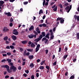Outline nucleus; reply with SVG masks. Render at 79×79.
<instances>
[{
	"label": "nucleus",
	"instance_id": "obj_62",
	"mask_svg": "<svg viewBox=\"0 0 79 79\" xmlns=\"http://www.w3.org/2000/svg\"><path fill=\"white\" fill-rule=\"evenodd\" d=\"M6 60L5 59H4L3 60H2V61H1V62H6Z\"/></svg>",
	"mask_w": 79,
	"mask_h": 79
},
{
	"label": "nucleus",
	"instance_id": "obj_53",
	"mask_svg": "<svg viewBox=\"0 0 79 79\" xmlns=\"http://www.w3.org/2000/svg\"><path fill=\"white\" fill-rule=\"evenodd\" d=\"M19 50L21 52H23V49L22 48H20Z\"/></svg>",
	"mask_w": 79,
	"mask_h": 79
},
{
	"label": "nucleus",
	"instance_id": "obj_30",
	"mask_svg": "<svg viewBox=\"0 0 79 79\" xmlns=\"http://www.w3.org/2000/svg\"><path fill=\"white\" fill-rule=\"evenodd\" d=\"M9 64V66H14L13 65V62H10Z\"/></svg>",
	"mask_w": 79,
	"mask_h": 79
},
{
	"label": "nucleus",
	"instance_id": "obj_46",
	"mask_svg": "<svg viewBox=\"0 0 79 79\" xmlns=\"http://www.w3.org/2000/svg\"><path fill=\"white\" fill-rule=\"evenodd\" d=\"M25 71L26 73H27V74H28L29 73V70H25Z\"/></svg>",
	"mask_w": 79,
	"mask_h": 79
},
{
	"label": "nucleus",
	"instance_id": "obj_26",
	"mask_svg": "<svg viewBox=\"0 0 79 79\" xmlns=\"http://www.w3.org/2000/svg\"><path fill=\"white\" fill-rule=\"evenodd\" d=\"M45 60H44V61H42L41 63H40L41 65H43V64L45 63Z\"/></svg>",
	"mask_w": 79,
	"mask_h": 79
},
{
	"label": "nucleus",
	"instance_id": "obj_60",
	"mask_svg": "<svg viewBox=\"0 0 79 79\" xmlns=\"http://www.w3.org/2000/svg\"><path fill=\"white\" fill-rule=\"evenodd\" d=\"M23 76H24V77H27V74H26V73H24L23 75Z\"/></svg>",
	"mask_w": 79,
	"mask_h": 79
},
{
	"label": "nucleus",
	"instance_id": "obj_29",
	"mask_svg": "<svg viewBox=\"0 0 79 79\" xmlns=\"http://www.w3.org/2000/svg\"><path fill=\"white\" fill-rule=\"evenodd\" d=\"M46 68L47 69L49 70V69H50V67L46 65Z\"/></svg>",
	"mask_w": 79,
	"mask_h": 79
},
{
	"label": "nucleus",
	"instance_id": "obj_52",
	"mask_svg": "<svg viewBox=\"0 0 79 79\" xmlns=\"http://www.w3.org/2000/svg\"><path fill=\"white\" fill-rule=\"evenodd\" d=\"M45 52H46V54H47L48 53V49H47L45 50Z\"/></svg>",
	"mask_w": 79,
	"mask_h": 79
},
{
	"label": "nucleus",
	"instance_id": "obj_40",
	"mask_svg": "<svg viewBox=\"0 0 79 79\" xmlns=\"http://www.w3.org/2000/svg\"><path fill=\"white\" fill-rule=\"evenodd\" d=\"M10 23H12V22H13V19L11 18L10 20Z\"/></svg>",
	"mask_w": 79,
	"mask_h": 79
},
{
	"label": "nucleus",
	"instance_id": "obj_42",
	"mask_svg": "<svg viewBox=\"0 0 79 79\" xmlns=\"http://www.w3.org/2000/svg\"><path fill=\"white\" fill-rule=\"evenodd\" d=\"M36 76L37 77H38L39 76V74L38 73H37L36 74Z\"/></svg>",
	"mask_w": 79,
	"mask_h": 79
},
{
	"label": "nucleus",
	"instance_id": "obj_8",
	"mask_svg": "<svg viewBox=\"0 0 79 79\" xmlns=\"http://www.w3.org/2000/svg\"><path fill=\"white\" fill-rule=\"evenodd\" d=\"M28 37L30 39L33 38V37H34V35H33V34H31L30 35H29Z\"/></svg>",
	"mask_w": 79,
	"mask_h": 79
},
{
	"label": "nucleus",
	"instance_id": "obj_9",
	"mask_svg": "<svg viewBox=\"0 0 79 79\" xmlns=\"http://www.w3.org/2000/svg\"><path fill=\"white\" fill-rule=\"evenodd\" d=\"M34 29V27L33 26H31L29 29V30L31 31V30H33Z\"/></svg>",
	"mask_w": 79,
	"mask_h": 79
},
{
	"label": "nucleus",
	"instance_id": "obj_63",
	"mask_svg": "<svg viewBox=\"0 0 79 79\" xmlns=\"http://www.w3.org/2000/svg\"><path fill=\"white\" fill-rule=\"evenodd\" d=\"M9 78V76L8 75H6L5 77V79H7V78Z\"/></svg>",
	"mask_w": 79,
	"mask_h": 79
},
{
	"label": "nucleus",
	"instance_id": "obj_1",
	"mask_svg": "<svg viewBox=\"0 0 79 79\" xmlns=\"http://www.w3.org/2000/svg\"><path fill=\"white\" fill-rule=\"evenodd\" d=\"M3 67L4 68H6L7 69V70L8 73H10L11 72V70H10V67L8 65H4L3 66Z\"/></svg>",
	"mask_w": 79,
	"mask_h": 79
},
{
	"label": "nucleus",
	"instance_id": "obj_15",
	"mask_svg": "<svg viewBox=\"0 0 79 79\" xmlns=\"http://www.w3.org/2000/svg\"><path fill=\"white\" fill-rule=\"evenodd\" d=\"M68 55H65L64 56V60H65V59H66V58L68 57Z\"/></svg>",
	"mask_w": 79,
	"mask_h": 79
},
{
	"label": "nucleus",
	"instance_id": "obj_25",
	"mask_svg": "<svg viewBox=\"0 0 79 79\" xmlns=\"http://www.w3.org/2000/svg\"><path fill=\"white\" fill-rule=\"evenodd\" d=\"M39 68L40 69L43 70L44 69V67L43 66H40Z\"/></svg>",
	"mask_w": 79,
	"mask_h": 79
},
{
	"label": "nucleus",
	"instance_id": "obj_31",
	"mask_svg": "<svg viewBox=\"0 0 79 79\" xmlns=\"http://www.w3.org/2000/svg\"><path fill=\"white\" fill-rule=\"evenodd\" d=\"M33 32L34 33L35 35H38V33H37V32H36V31H33Z\"/></svg>",
	"mask_w": 79,
	"mask_h": 79
},
{
	"label": "nucleus",
	"instance_id": "obj_34",
	"mask_svg": "<svg viewBox=\"0 0 79 79\" xmlns=\"http://www.w3.org/2000/svg\"><path fill=\"white\" fill-rule=\"evenodd\" d=\"M10 48H11V49H14V48H15V47L12 45L10 46Z\"/></svg>",
	"mask_w": 79,
	"mask_h": 79
},
{
	"label": "nucleus",
	"instance_id": "obj_57",
	"mask_svg": "<svg viewBox=\"0 0 79 79\" xmlns=\"http://www.w3.org/2000/svg\"><path fill=\"white\" fill-rule=\"evenodd\" d=\"M25 64H26V62H23V64H22L23 66H24V65H25Z\"/></svg>",
	"mask_w": 79,
	"mask_h": 79
},
{
	"label": "nucleus",
	"instance_id": "obj_48",
	"mask_svg": "<svg viewBox=\"0 0 79 79\" xmlns=\"http://www.w3.org/2000/svg\"><path fill=\"white\" fill-rule=\"evenodd\" d=\"M31 79H34V75H32L31 76Z\"/></svg>",
	"mask_w": 79,
	"mask_h": 79
},
{
	"label": "nucleus",
	"instance_id": "obj_7",
	"mask_svg": "<svg viewBox=\"0 0 79 79\" xmlns=\"http://www.w3.org/2000/svg\"><path fill=\"white\" fill-rule=\"evenodd\" d=\"M26 50H27V52H33V49H32L26 48Z\"/></svg>",
	"mask_w": 79,
	"mask_h": 79
},
{
	"label": "nucleus",
	"instance_id": "obj_2",
	"mask_svg": "<svg viewBox=\"0 0 79 79\" xmlns=\"http://www.w3.org/2000/svg\"><path fill=\"white\" fill-rule=\"evenodd\" d=\"M10 70H12V69H13V72H15L16 71L17 69L16 68V67H15L14 66H12L10 67Z\"/></svg>",
	"mask_w": 79,
	"mask_h": 79
},
{
	"label": "nucleus",
	"instance_id": "obj_58",
	"mask_svg": "<svg viewBox=\"0 0 79 79\" xmlns=\"http://www.w3.org/2000/svg\"><path fill=\"white\" fill-rule=\"evenodd\" d=\"M10 27H12V26H13V23H10Z\"/></svg>",
	"mask_w": 79,
	"mask_h": 79
},
{
	"label": "nucleus",
	"instance_id": "obj_56",
	"mask_svg": "<svg viewBox=\"0 0 79 79\" xmlns=\"http://www.w3.org/2000/svg\"><path fill=\"white\" fill-rule=\"evenodd\" d=\"M56 64V61L55 62L53 63V65L54 66H55Z\"/></svg>",
	"mask_w": 79,
	"mask_h": 79
},
{
	"label": "nucleus",
	"instance_id": "obj_10",
	"mask_svg": "<svg viewBox=\"0 0 79 79\" xmlns=\"http://www.w3.org/2000/svg\"><path fill=\"white\" fill-rule=\"evenodd\" d=\"M31 47H32V48H34L35 47V45L34 44V43H32L31 45Z\"/></svg>",
	"mask_w": 79,
	"mask_h": 79
},
{
	"label": "nucleus",
	"instance_id": "obj_14",
	"mask_svg": "<svg viewBox=\"0 0 79 79\" xmlns=\"http://www.w3.org/2000/svg\"><path fill=\"white\" fill-rule=\"evenodd\" d=\"M30 66L31 68H32L34 66V65L33 63H31L30 65Z\"/></svg>",
	"mask_w": 79,
	"mask_h": 79
},
{
	"label": "nucleus",
	"instance_id": "obj_54",
	"mask_svg": "<svg viewBox=\"0 0 79 79\" xmlns=\"http://www.w3.org/2000/svg\"><path fill=\"white\" fill-rule=\"evenodd\" d=\"M64 50H65V52H67V50H68V47H66V48H65Z\"/></svg>",
	"mask_w": 79,
	"mask_h": 79
},
{
	"label": "nucleus",
	"instance_id": "obj_17",
	"mask_svg": "<svg viewBox=\"0 0 79 79\" xmlns=\"http://www.w3.org/2000/svg\"><path fill=\"white\" fill-rule=\"evenodd\" d=\"M4 3H5V2H4L3 1H0V4L1 5H3Z\"/></svg>",
	"mask_w": 79,
	"mask_h": 79
},
{
	"label": "nucleus",
	"instance_id": "obj_11",
	"mask_svg": "<svg viewBox=\"0 0 79 79\" xmlns=\"http://www.w3.org/2000/svg\"><path fill=\"white\" fill-rule=\"evenodd\" d=\"M22 43L23 44H26L27 43V40H24L22 41Z\"/></svg>",
	"mask_w": 79,
	"mask_h": 79
},
{
	"label": "nucleus",
	"instance_id": "obj_23",
	"mask_svg": "<svg viewBox=\"0 0 79 79\" xmlns=\"http://www.w3.org/2000/svg\"><path fill=\"white\" fill-rule=\"evenodd\" d=\"M43 37V36H42V35H40V36H39V38H39L40 40H41L42 39V38Z\"/></svg>",
	"mask_w": 79,
	"mask_h": 79
},
{
	"label": "nucleus",
	"instance_id": "obj_24",
	"mask_svg": "<svg viewBox=\"0 0 79 79\" xmlns=\"http://www.w3.org/2000/svg\"><path fill=\"white\" fill-rule=\"evenodd\" d=\"M64 19H61L60 20V23L63 24V23H64Z\"/></svg>",
	"mask_w": 79,
	"mask_h": 79
},
{
	"label": "nucleus",
	"instance_id": "obj_59",
	"mask_svg": "<svg viewBox=\"0 0 79 79\" xmlns=\"http://www.w3.org/2000/svg\"><path fill=\"white\" fill-rule=\"evenodd\" d=\"M18 69L19 70H21V67L19 66L18 67Z\"/></svg>",
	"mask_w": 79,
	"mask_h": 79
},
{
	"label": "nucleus",
	"instance_id": "obj_13",
	"mask_svg": "<svg viewBox=\"0 0 79 79\" xmlns=\"http://www.w3.org/2000/svg\"><path fill=\"white\" fill-rule=\"evenodd\" d=\"M40 40V39L39 38H38L37 39H35V40H34V42H39V41Z\"/></svg>",
	"mask_w": 79,
	"mask_h": 79
},
{
	"label": "nucleus",
	"instance_id": "obj_5",
	"mask_svg": "<svg viewBox=\"0 0 79 79\" xmlns=\"http://www.w3.org/2000/svg\"><path fill=\"white\" fill-rule=\"evenodd\" d=\"M11 37L14 40H15L17 39V37L15 35H12L11 36Z\"/></svg>",
	"mask_w": 79,
	"mask_h": 79
},
{
	"label": "nucleus",
	"instance_id": "obj_16",
	"mask_svg": "<svg viewBox=\"0 0 79 79\" xmlns=\"http://www.w3.org/2000/svg\"><path fill=\"white\" fill-rule=\"evenodd\" d=\"M12 34H14V35H18V34H19V32H18V31H16L15 32L12 33Z\"/></svg>",
	"mask_w": 79,
	"mask_h": 79
},
{
	"label": "nucleus",
	"instance_id": "obj_44",
	"mask_svg": "<svg viewBox=\"0 0 79 79\" xmlns=\"http://www.w3.org/2000/svg\"><path fill=\"white\" fill-rule=\"evenodd\" d=\"M40 30L39 27H37L36 28V29H35V31H40Z\"/></svg>",
	"mask_w": 79,
	"mask_h": 79
},
{
	"label": "nucleus",
	"instance_id": "obj_47",
	"mask_svg": "<svg viewBox=\"0 0 79 79\" xmlns=\"http://www.w3.org/2000/svg\"><path fill=\"white\" fill-rule=\"evenodd\" d=\"M69 6H67L66 8H65V10H68V9H69Z\"/></svg>",
	"mask_w": 79,
	"mask_h": 79
},
{
	"label": "nucleus",
	"instance_id": "obj_28",
	"mask_svg": "<svg viewBox=\"0 0 79 79\" xmlns=\"http://www.w3.org/2000/svg\"><path fill=\"white\" fill-rule=\"evenodd\" d=\"M26 52H27L26 51V50H25L24 52L23 53V55L24 56H26V53H27Z\"/></svg>",
	"mask_w": 79,
	"mask_h": 79
},
{
	"label": "nucleus",
	"instance_id": "obj_22",
	"mask_svg": "<svg viewBox=\"0 0 79 79\" xmlns=\"http://www.w3.org/2000/svg\"><path fill=\"white\" fill-rule=\"evenodd\" d=\"M61 19H62V18L59 17L57 19L56 21H60Z\"/></svg>",
	"mask_w": 79,
	"mask_h": 79
},
{
	"label": "nucleus",
	"instance_id": "obj_49",
	"mask_svg": "<svg viewBox=\"0 0 79 79\" xmlns=\"http://www.w3.org/2000/svg\"><path fill=\"white\" fill-rule=\"evenodd\" d=\"M6 27H4L3 29V31H5L6 32Z\"/></svg>",
	"mask_w": 79,
	"mask_h": 79
},
{
	"label": "nucleus",
	"instance_id": "obj_20",
	"mask_svg": "<svg viewBox=\"0 0 79 79\" xmlns=\"http://www.w3.org/2000/svg\"><path fill=\"white\" fill-rule=\"evenodd\" d=\"M54 11H57V6H56L55 8L53 9Z\"/></svg>",
	"mask_w": 79,
	"mask_h": 79
},
{
	"label": "nucleus",
	"instance_id": "obj_4",
	"mask_svg": "<svg viewBox=\"0 0 79 79\" xmlns=\"http://www.w3.org/2000/svg\"><path fill=\"white\" fill-rule=\"evenodd\" d=\"M4 15H7V16H11L12 15H11V14L10 13V12H4Z\"/></svg>",
	"mask_w": 79,
	"mask_h": 79
},
{
	"label": "nucleus",
	"instance_id": "obj_33",
	"mask_svg": "<svg viewBox=\"0 0 79 79\" xmlns=\"http://www.w3.org/2000/svg\"><path fill=\"white\" fill-rule=\"evenodd\" d=\"M7 55H8L9 56H10L11 55V53H10V52H8L6 53Z\"/></svg>",
	"mask_w": 79,
	"mask_h": 79
},
{
	"label": "nucleus",
	"instance_id": "obj_18",
	"mask_svg": "<svg viewBox=\"0 0 79 79\" xmlns=\"http://www.w3.org/2000/svg\"><path fill=\"white\" fill-rule=\"evenodd\" d=\"M53 38H54V35H53V34H52V35H51V37L50 38V39L52 40L53 39Z\"/></svg>",
	"mask_w": 79,
	"mask_h": 79
},
{
	"label": "nucleus",
	"instance_id": "obj_55",
	"mask_svg": "<svg viewBox=\"0 0 79 79\" xmlns=\"http://www.w3.org/2000/svg\"><path fill=\"white\" fill-rule=\"evenodd\" d=\"M11 62V59L9 60H8V63H10Z\"/></svg>",
	"mask_w": 79,
	"mask_h": 79
},
{
	"label": "nucleus",
	"instance_id": "obj_19",
	"mask_svg": "<svg viewBox=\"0 0 79 79\" xmlns=\"http://www.w3.org/2000/svg\"><path fill=\"white\" fill-rule=\"evenodd\" d=\"M43 13V10L42 9H41L40 10L39 12V15H40V14H42V13Z\"/></svg>",
	"mask_w": 79,
	"mask_h": 79
},
{
	"label": "nucleus",
	"instance_id": "obj_39",
	"mask_svg": "<svg viewBox=\"0 0 79 79\" xmlns=\"http://www.w3.org/2000/svg\"><path fill=\"white\" fill-rule=\"evenodd\" d=\"M74 18H75V20H76L77 19V15H74Z\"/></svg>",
	"mask_w": 79,
	"mask_h": 79
},
{
	"label": "nucleus",
	"instance_id": "obj_32",
	"mask_svg": "<svg viewBox=\"0 0 79 79\" xmlns=\"http://www.w3.org/2000/svg\"><path fill=\"white\" fill-rule=\"evenodd\" d=\"M74 78V76L72 75L70 77V79H73Z\"/></svg>",
	"mask_w": 79,
	"mask_h": 79
},
{
	"label": "nucleus",
	"instance_id": "obj_36",
	"mask_svg": "<svg viewBox=\"0 0 79 79\" xmlns=\"http://www.w3.org/2000/svg\"><path fill=\"white\" fill-rule=\"evenodd\" d=\"M28 3V2H23V5H27Z\"/></svg>",
	"mask_w": 79,
	"mask_h": 79
},
{
	"label": "nucleus",
	"instance_id": "obj_27",
	"mask_svg": "<svg viewBox=\"0 0 79 79\" xmlns=\"http://www.w3.org/2000/svg\"><path fill=\"white\" fill-rule=\"evenodd\" d=\"M42 36H43V37H45V32H42Z\"/></svg>",
	"mask_w": 79,
	"mask_h": 79
},
{
	"label": "nucleus",
	"instance_id": "obj_21",
	"mask_svg": "<svg viewBox=\"0 0 79 79\" xmlns=\"http://www.w3.org/2000/svg\"><path fill=\"white\" fill-rule=\"evenodd\" d=\"M8 36H6L4 37V38H3V40H8Z\"/></svg>",
	"mask_w": 79,
	"mask_h": 79
},
{
	"label": "nucleus",
	"instance_id": "obj_35",
	"mask_svg": "<svg viewBox=\"0 0 79 79\" xmlns=\"http://www.w3.org/2000/svg\"><path fill=\"white\" fill-rule=\"evenodd\" d=\"M39 48L36 47V50H35L36 52H37L39 51Z\"/></svg>",
	"mask_w": 79,
	"mask_h": 79
},
{
	"label": "nucleus",
	"instance_id": "obj_51",
	"mask_svg": "<svg viewBox=\"0 0 79 79\" xmlns=\"http://www.w3.org/2000/svg\"><path fill=\"white\" fill-rule=\"evenodd\" d=\"M59 6H60V7L61 8H63V6L61 4H59Z\"/></svg>",
	"mask_w": 79,
	"mask_h": 79
},
{
	"label": "nucleus",
	"instance_id": "obj_3",
	"mask_svg": "<svg viewBox=\"0 0 79 79\" xmlns=\"http://www.w3.org/2000/svg\"><path fill=\"white\" fill-rule=\"evenodd\" d=\"M42 41H44V44H48V39H47V38L46 37L43 38L42 39Z\"/></svg>",
	"mask_w": 79,
	"mask_h": 79
},
{
	"label": "nucleus",
	"instance_id": "obj_45",
	"mask_svg": "<svg viewBox=\"0 0 79 79\" xmlns=\"http://www.w3.org/2000/svg\"><path fill=\"white\" fill-rule=\"evenodd\" d=\"M40 44H38L36 48H40Z\"/></svg>",
	"mask_w": 79,
	"mask_h": 79
},
{
	"label": "nucleus",
	"instance_id": "obj_61",
	"mask_svg": "<svg viewBox=\"0 0 79 79\" xmlns=\"http://www.w3.org/2000/svg\"><path fill=\"white\" fill-rule=\"evenodd\" d=\"M37 63H39V62H40V60L39 59H38L37 60Z\"/></svg>",
	"mask_w": 79,
	"mask_h": 79
},
{
	"label": "nucleus",
	"instance_id": "obj_6",
	"mask_svg": "<svg viewBox=\"0 0 79 79\" xmlns=\"http://www.w3.org/2000/svg\"><path fill=\"white\" fill-rule=\"evenodd\" d=\"M49 35H50V33L48 32L46 35V36H45V37L46 38H48V39H50V37H49Z\"/></svg>",
	"mask_w": 79,
	"mask_h": 79
},
{
	"label": "nucleus",
	"instance_id": "obj_38",
	"mask_svg": "<svg viewBox=\"0 0 79 79\" xmlns=\"http://www.w3.org/2000/svg\"><path fill=\"white\" fill-rule=\"evenodd\" d=\"M49 32H51V35H53V32H52V30H50V31H49Z\"/></svg>",
	"mask_w": 79,
	"mask_h": 79
},
{
	"label": "nucleus",
	"instance_id": "obj_12",
	"mask_svg": "<svg viewBox=\"0 0 79 79\" xmlns=\"http://www.w3.org/2000/svg\"><path fill=\"white\" fill-rule=\"evenodd\" d=\"M28 58L29 59H30V60H32V59H33V58H34V56L33 55L30 56H28Z\"/></svg>",
	"mask_w": 79,
	"mask_h": 79
},
{
	"label": "nucleus",
	"instance_id": "obj_43",
	"mask_svg": "<svg viewBox=\"0 0 79 79\" xmlns=\"http://www.w3.org/2000/svg\"><path fill=\"white\" fill-rule=\"evenodd\" d=\"M30 54V53H29V52H27L26 54V55H27V56H29V55Z\"/></svg>",
	"mask_w": 79,
	"mask_h": 79
},
{
	"label": "nucleus",
	"instance_id": "obj_64",
	"mask_svg": "<svg viewBox=\"0 0 79 79\" xmlns=\"http://www.w3.org/2000/svg\"><path fill=\"white\" fill-rule=\"evenodd\" d=\"M77 21L78 22L79 21V16H77Z\"/></svg>",
	"mask_w": 79,
	"mask_h": 79
},
{
	"label": "nucleus",
	"instance_id": "obj_41",
	"mask_svg": "<svg viewBox=\"0 0 79 79\" xmlns=\"http://www.w3.org/2000/svg\"><path fill=\"white\" fill-rule=\"evenodd\" d=\"M45 0H44L43 1V6H45Z\"/></svg>",
	"mask_w": 79,
	"mask_h": 79
},
{
	"label": "nucleus",
	"instance_id": "obj_50",
	"mask_svg": "<svg viewBox=\"0 0 79 79\" xmlns=\"http://www.w3.org/2000/svg\"><path fill=\"white\" fill-rule=\"evenodd\" d=\"M68 3H67L66 4H65L64 6H68Z\"/></svg>",
	"mask_w": 79,
	"mask_h": 79
},
{
	"label": "nucleus",
	"instance_id": "obj_37",
	"mask_svg": "<svg viewBox=\"0 0 79 79\" xmlns=\"http://www.w3.org/2000/svg\"><path fill=\"white\" fill-rule=\"evenodd\" d=\"M43 27H47V24L45 23H43L42 24Z\"/></svg>",
	"mask_w": 79,
	"mask_h": 79
}]
</instances>
